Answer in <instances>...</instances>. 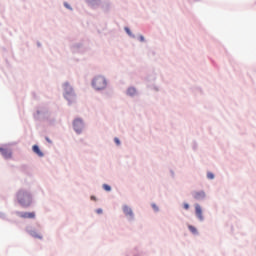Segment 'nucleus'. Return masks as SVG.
<instances>
[{"instance_id":"obj_5","label":"nucleus","mask_w":256,"mask_h":256,"mask_svg":"<svg viewBox=\"0 0 256 256\" xmlns=\"http://www.w3.org/2000/svg\"><path fill=\"white\" fill-rule=\"evenodd\" d=\"M0 153H1V155H3V157L5 159H11V157L13 155L11 150H9L7 148H3V147H0Z\"/></svg>"},{"instance_id":"obj_6","label":"nucleus","mask_w":256,"mask_h":256,"mask_svg":"<svg viewBox=\"0 0 256 256\" xmlns=\"http://www.w3.org/2000/svg\"><path fill=\"white\" fill-rule=\"evenodd\" d=\"M19 217L22 219H35V212H20Z\"/></svg>"},{"instance_id":"obj_19","label":"nucleus","mask_w":256,"mask_h":256,"mask_svg":"<svg viewBox=\"0 0 256 256\" xmlns=\"http://www.w3.org/2000/svg\"><path fill=\"white\" fill-rule=\"evenodd\" d=\"M125 31L128 35H131V30L129 28H125Z\"/></svg>"},{"instance_id":"obj_8","label":"nucleus","mask_w":256,"mask_h":256,"mask_svg":"<svg viewBox=\"0 0 256 256\" xmlns=\"http://www.w3.org/2000/svg\"><path fill=\"white\" fill-rule=\"evenodd\" d=\"M123 212H124V215H126V217L133 218V210L129 208V206L127 205L123 206Z\"/></svg>"},{"instance_id":"obj_13","label":"nucleus","mask_w":256,"mask_h":256,"mask_svg":"<svg viewBox=\"0 0 256 256\" xmlns=\"http://www.w3.org/2000/svg\"><path fill=\"white\" fill-rule=\"evenodd\" d=\"M135 93H136L135 88H129L128 89V95H135Z\"/></svg>"},{"instance_id":"obj_9","label":"nucleus","mask_w":256,"mask_h":256,"mask_svg":"<svg viewBox=\"0 0 256 256\" xmlns=\"http://www.w3.org/2000/svg\"><path fill=\"white\" fill-rule=\"evenodd\" d=\"M193 197H194V199H197V200L205 199V192H203V191L194 192Z\"/></svg>"},{"instance_id":"obj_16","label":"nucleus","mask_w":256,"mask_h":256,"mask_svg":"<svg viewBox=\"0 0 256 256\" xmlns=\"http://www.w3.org/2000/svg\"><path fill=\"white\" fill-rule=\"evenodd\" d=\"M152 209H154V211H159V207H157V204H152Z\"/></svg>"},{"instance_id":"obj_21","label":"nucleus","mask_w":256,"mask_h":256,"mask_svg":"<svg viewBox=\"0 0 256 256\" xmlns=\"http://www.w3.org/2000/svg\"><path fill=\"white\" fill-rule=\"evenodd\" d=\"M140 41H145V37L140 36Z\"/></svg>"},{"instance_id":"obj_10","label":"nucleus","mask_w":256,"mask_h":256,"mask_svg":"<svg viewBox=\"0 0 256 256\" xmlns=\"http://www.w3.org/2000/svg\"><path fill=\"white\" fill-rule=\"evenodd\" d=\"M32 151H34V153H36V155H38V157H43V152L41 151V149H39V146L34 145L32 147Z\"/></svg>"},{"instance_id":"obj_24","label":"nucleus","mask_w":256,"mask_h":256,"mask_svg":"<svg viewBox=\"0 0 256 256\" xmlns=\"http://www.w3.org/2000/svg\"><path fill=\"white\" fill-rule=\"evenodd\" d=\"M91 199H95V197L92 196Z\"/></svg>"},{"instance_id":"obj_3","label":"nucleus","mask_w":256,"mask_h":256,"mask_svg":"<svg viewBox=\"0 0 256 256\" xmlns=\"http://www.w3.org/2000/svg\"><path fill=\"white\" fill-rule=\"evenodd\" d=\"M64 91H65L64 93L65 99H67V101H69L70 103H73V101H75L76 99V96H75V92H73V88L69 83L64 84Z\"/></svg>"},{"instance_id":"obj_15","label":"nucleus","mask_w":256,"mask_h":256,"mask_svg":"<svg viewBox=\"0 0 256 256\" xmlns=\"http://www.w3.org/2000/svg\"><path fill=\"white\" fill-rule=\"evenodd\" d=\"M103 189H104L105 191H111V186H109V185H107V184H104V185H103Z\"/></svg>"},{"instance_id":"obj_7","label":"nucleus","mask_w":256,"mask_h":256,"mask_svg":"<svg viewBox=\"0 0 256 256\" xmlns=\"http://www.w3.org/2000/svg\"><path fill=\"white\" fill-rule=\"evenodd\" d=\"M195 211H196V216L200 221H203V209H201V205L196 204L195 205Z\"/></svg>"},{"instance_id":"obj_2","label":"nucleus","mask_w":256,"mask_h":256,"mask_svg":"<svg viewBox=\"0 0 256 256\" xmlns=\"http://www.w3.org/2000/svg\"><path fill=\"white\" fill-rule=\"evenodd\" d=\"M92 86L96 91H101L107 87V79L103 76H96L92 81Z\"/></svg>"},{"instance_id":"obj_18","label":"nucleus","mask_w":256,"mask_h":256,"mask_svg":"<svg viewBox=\"0 0 256 256\" xmlns=\"http://www.w3.org/2000/svg\"><path fill=\"white\" fill-rule=\"evenodd\" d=\"M96 213H98V215H101V213H103V209H101V208L97 209Z\"/></svg>"},{"instance_id":"obj_17","label":"nucleus","mask_w":256,"mask_h":256,"mask_svg":"<svg viewBox=\"0 0 256 256\" xmlns=\"http://www.w3.org/2000/svg\"><path fill=\"white\" fill-rule=\"evenodd\" d=\"M114 141H115L116 145H121V141H119V138H115Z\"/></svg>"},{"instance_id":"obj_11","label":"nucleus","mask_w":256,"mask_h":256,"mask_svg":"<svg viewBox=\"0 0 256 256\" xmlns=\"http://www.w3.org/2000/svg\"><path fill=\"white\" fill-rule=\"evenodd\" d=\"M30 235L34 237V239H43V236H41V234L37 233L36 231H31Z\"/></svg>"},{"instance_id":"obj_22","label":"nucleus","mask_w":256,"mask_h":256,"mask_svg":"<svg viewBox=\"0 0 256 256\" xmlns=\"http://www.w3.org/2000/svg\"><path fill=\"white\" fill-rule=\"evenodd\" d=\"M46 141H47L48 143H51V140H50L49 138H46Z\"/></svg>"},{"instance_id":"obj_1","label":"nucleus","mask_w":256,"mask_h":256,"mask_svg":"<svg viewBox=\"0 0 256 256\" xmlns=\"http://www.w3.org/2000/svg\"><path fill=\"white\" fill-rule=\"evenodd\" d=\"M17 201L22 205V207H29L31 203H33V198L29 192L20 190L17 193Z\"/></svg>"},{"instance_id":"obj_4","label":"nucleus","mask_w":256,"mask_h":256,"mask_svg":"<svg viewBox=\"0 0 256 256\" xmlns=\"http://www.w3.org/2000/svg\"><path fill=\"white\" fill-rule=\"evenodd\" d=\"M73 127L76 133H81L85 127V124L83 123V120L81 118H76L73 121Z\"/></svg>"},{"instance_id":"obj_23","label":"nucleus","mask_w":256,"mask_h":256,"mask_svg":"<svg viewBox=\"0 0 256 256\" xmlns=\"http://www.w3.org/2000/svg\"><path fill=\"white\" fill-rule=\"evenodd\" d=\"M65 7H67V9H70V7L67 5V3H65Z\"/></svg>"},{"instance_id":"obj_14","label":"nucleus","mask_w":256,"mask_h":256,"mask_svg":"<svg viewBox=\"0 0 256 256\" xmlns=\"http://www.w3.org/2000/svg\"><path fill=\"white\" fill-rule=\"evenodd\" d=\"M207 177H208V179H215V175L211 172L207 173Z\"/></svg>"},{"instance_id":"obj_20","label":"nucleus","mask_w":256,"mask_h":256,"mask_svg":"<svg viewBox=\"0 0 256 256\" xmlns=\"http://www.w3.org/2000/svg\"><path fill=\"white\" fill-rule=\"evenodd\" d=\"M184 209H186V210L189 209V204L185 203L184 204Z\"/></svg>"},{"instance_id":"obj_12","label":"nucleus","mask_w":256,"mask_h":256,"mask_svg":"<svg viewBox=\"0 0 256 256\" xmlns=\"http://www.w3.org/2000/svg\"><path fill=\"white\" fill-rule=\"evenodd\" d=\"M188 229H189V231H191V233H193L194 235H197V228H195L194 226L189 225Z\"/></svg>"}]
</instances>
